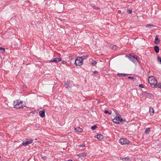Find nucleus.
<instances>
[{
  "label": "nucleus",
  "mask_w": 161,
  "mask_h": 161,
  "mask_svg": "<svg viewBox=\"0 0 161 161\" xmlns=\"http://www.w3.org/2000/svg\"><path fill=\"white\" fill-rule=\"evenodd\" d=\"M14 106L16 108H23L25 106V103L19 100H16L14 102Z\"/></svg>",
  "instance_id": "f257e3e1"
},
{
  "label": "nucleus",
  "mask_w": 161,
  "mask_h": 161,
  "mask_svg": "<svg viewBox=\"0 0 161 161\" xmlns=\"http://www.w3.org/2000/svg\"><path fill=\"white\" fill-rule=\"evenodd\" d=\"M148 81L150 84L151 86L152 87H157V81L153 76H152L149 77L148 78Z\"/></svg>",
  "instance_id": "f03ea898"
},
{
  "label": "nucleus",
  "mask_w": 161,
  "mask_h": 161,
  "mask_svg": "<svg viewBox=\"0 0 161 161\" xmlns=\"http://www.w3.org/2000/svg\"><path fill=\"white\" fill-rule=\"evenodd\" d=\"M83 64V61L81 57H79L77 58L75 60V64L77 66H80L82 65Z\"/></svg>",
  "instance_id": "7ed1b4c3"
},
{
  "label": "nucleus",
  "mask_w": 161,
  "mask_h": 161,
  "mask_svg": "<svg viewBox=\"0 0 161 161\" xmlns=\"http://www.w3.org/2000/svg\"><path fill=\"white\" fill-rule=\"evenodd\" d=\"M119 142L122 145L125 144H129L130 142L127 139L124 138H121L119 140Z\"/></svg>",
  "instance_id": "20e7f679"
},
{
  "label": "nucleus",
  "mask_w": 161,
  "mask_h": 161,
  "mask_svg": "<svg viewBox=\"0 0 161 161\" xmlns=\"http://www.w3.org/2000/svg\"><path fill=\"white\" fill-rule=\"evenodd\" d=\"M32 140L31 139H27L25 142H22V145L23 146H25L28 144L31 143L32 142Z\"/></svg>",
  "instance_id": "39448f33"
},
{
  "label": "nucleus",
  "mask_w": 161,
  "mask_h": 161,
  "mask_svg": "<svg viewBox=\"0 0 161 161\" xmlns=\"http://www.w3.org/2000/svg\"><path fill=\"white\" fill-rule=\"evenodd\" d=\"M62 60L61 58H54L53 60L49 61L50 62L57 63Z\"/></svg>",
  "instance_id": "423d86ee"
},
{
  "label": "nucleus",
  "mask_w": 161,
  "mask_h": 161,
  "mask_svg": "<svg viewBox=\"0 0 161 161\" xmlns=\"http://www.w3.org/2000/svg\"><path fill=\"white\" fill-rule=\"evenodd\" d=\"M115 118L117 119V120L121 122H125V120H123L121 117V115L119 114H117Z\"/></svg>",
  "instance_id": "0eeeda50"
},
{
  "label": "nucleus",
  "mask_w": 161,
  "mask_h": 161,
  "mask_svg": "<svg viewBox=\"0 0 161 161\" xmlns=\"http://www.w3.org/2000/svg\"><path fill=\"white\" fill-rule=\"evenodd\" d=\"M95 137L97 138L99 141H101L103 138V136L101 134L97 135L96 136H95Z\"/></svg>",
  "instance_id": "6e6552de"
},
{
  "label": "nucleus",
  "mask_w": 161,
  "mask_h": 161,
  "mask_svg": "<svg viewBox=\"0 0 161 161\" xmlns=\"http://www.w3.org/2000/svg\"><path fill=\"white\" fill-rule=\"evenodd\" d=\"M160 41L159 40L158 35H156L155 36V38L154 40V43L156 44H158L160 43Z\"/></svg>",
  "instance_id": "1a4fd4ad"
},
{
  "label": "nucleus",
  "mask_w": 161,
  "mask_h": 161,
  "mask_svg": "<svg viewBox=\"0 0 161 161\" xmlns=\"http://www.w3.org/2000/svg\"><path fill=\"white\" fill-rule=\"evenodd\" d=\"M70 84L68 80H67L65 81L64 86L66 88H68L70 87L69 86Z\"/></svg>",
  "instance_id": "9d476101"
},
{
  "label": "nucleus",
  "mask_w": 161,
  "mask_h": 161,
  "mask_svg": "<svg viewBox=\"0 0 161 161\" xmlns=\"http://www.w3.org/2000/svg\"><path fill=\"white\" fill-rule=\"evenodd\" d=\"M86 153H80L78 154H77V156H78L79 157H84V156H86Z\"/></svg>",
  "instance_id": "9b49d317"
},
{
  "label": "nucleus",
  "mask_w": 161,
  "mask_h": 161,
  "mask_svg": "<svg viewBox=\"0 0 161 161\" xmlns=\"http://www.w3.org/2000/svg\"><path fill=\"white\" fill-rule=\"evenodd\" d=\"M45 111H39V115L41 117H43L45 116Z\"/></svg>",
  "instance_id": "f8f14e48"
},
{
  "label": "nucleus",
  "mask_w": 161,
  "mask_h": 161,
  "mask_svg": "<svg viewBox=\"0 0 161 161\" xmlns=\"http://www.w3.org/2000/svg\"><path fill=\"white\" fill-rule=\"evenodd\" d=\"M75 130L77 131L81 132L82 131V129L79 127L75 128Z\"/></svg>",
  "instance_id": "ddd939ff"
},
{
  "label": "nucleus",
  "mask_w": 161,
  "mask_h": 161,
  "mask_svg": "<svg viewBox=\"0 0 161 161\" xmlns=\"http://www.w3.org/2000/svg\"><path fill=\"white\" fill-rule=\"evenodd\" d=\"M154 51L156 53H158L159 51V48L158 46H155L154 47Z\"/></svg>",
  "instance_id": "4468645a"
},
{
  "label": "nucleus",
  "mask_w": 161,
  "mask_h": 161,
  "mask_svg": "<svg viewBox=\"0 0 161 161\" xmlns=\"http://www.w3.org/2000/svg\"><path fill=\"white\" fill-rule=\"evenodd\" d=\"M5 51V48L0 47V53H3Z\"/></svg>",
  "instance_id": "2eb2a0df"
},
{
  "label": "nucleus",
  "mask_w": 161,
  "mask_h": 161,
  "mask_svg": "<svg viewBox=\"0 0 161 161\" xmlns=\"http://www.w3.org/2000/svg\"><path fill=\"white\" fill-rule=\"evenodd\" d=\"M113 121L114 123L116 124H119V122L117 120V119L116 118L114 119H113Z\"/></svg>",
  "instance_id": "dca6fc26"
},
{
  "label": "nucleus",
  "mask_w": 161,
  "mask_h": 161,
  "mask_svg": "<svg viewBox=\"0 0 161 161\" xmlns=\"http://www.w3.org/2000/svg\"><path fill=\"white\" fill-rule=\"evenodd\" d=\"M120 159H121L123 161H128L129 160V157H126L125 158H120Z\"/></svg>",
  "instance_id": "f3484780"
},
{
  "label": "nucleus",
  "mask_w": 161,
  "mask_h": 161,
  "mask_svg": "<svg viewBox=\"0 0 161 161\" xmlns=\"http://www.w3.org/2000/svg\"><path fill=\"white\" fill-rule=\"evenodd\" d=\"M133 57L134 59H135L137 62H139V57L136 55H133Z\"/></svg>",
  "instance_id": "a211bd4d"
},
{
  "label": "nucleus",
  "mask_w": 161,
  "mask_h": 161,
  "mask_svg": "<svg viewBox=\"0 0 161 161\" xmlns=\"http://www.w3.org/2000/svg\"><path fill=\"white\" fill-rule=\"evenodd\" d=\"M128 58L131 61L134 63H135V61L134 60V58H133V56L132 57L130 56H127Z\"/></svg>",
  "instance_id": "6ab92c4d"
},
{
  "label": "nucleus",
  "mask_w": 161,
  "mask_h": 161,
  "mask_svg": "<svg viewBox=\"0 0 161 161\" xmlns=\"http://www.w3.org/2000/svg\"><path fill=\"white\" fill-rule=\"evenodd\" d=\"M150 131V129L149 128H147L146 129L145 133L146 134H148Z\"/></svg>",
  "instance_id": "aec40b11"
},
{
  "label": "nucleus",
  "mask_w": 161,
  "mask_h": 161,
  "mask_svg": "<svg viewBox=\"0 0 161 161\" xmlns=\"http://www.w3.org/2000/svg\"><path fill=\"white\" fill-rule=\"evenodd\" d=\"M117 75L119 76H125L126 75H127V74H125L123 73H118L117 74Z\"/></svg>",
  "instance_id": "412c9836"
},
{
  "label": "nucleus",
  "mask_w": 161,
  "mask_h": 161,
  "mask_svg": "<svg viewBox=\"0 0 161 161\" xmlns=\"http://www.w3.org/2000/svg\"><path fill=\"white\" fill-rule=\"evenodd\" d=\"M81 57V58L82 59V60L83 61L84 60L88 58V56H82Z\"/></svg>",
  "instance_id": "4be33fe9"
},
{
  "label": "nucleus",
  "mask_w": 161,
  "mask_h": 161,
  "mask_svg": "<svg viewBox=\"0 0 161 161\" xmlns=\"http://www.w3.org/2000/svg\"><path fill=\"white\" fill-rule=\"evenodd\" d=\"M154 26L152 25H150V24H147L146 26V28H148L151 27H153Z\"/></svg>",
  "instance_id": "5701e85b"
},
{
  "label": "nucleus",
  "mask_w": 161,
  "mask_h": 161,
  "mask_svg": "<svg viewBox=\"0 0 161 161\" xmlns=\"http://www.w3.org/2000/svg\"><path fill=\"white\" fill-rule=\"evenodd\" d=\"M97 128V126L96 125H94L92 126L91 127V129L92 130H94L96 129Z\"/></svg>",
  "instance_id": "b1692460"
},
{
  "label": "nucleus",
  "mask_w": 161,
  "mask_h": 161,
  "mask_svg": "<svg viewBox=\"0 0 161 161\" xmlns=\"http://www.w3.org/2000/svg\"><path fill=\"white\" fill-rule=\"evenodd\" d=\"M157 60L158 62H160V63L161 64V58L159 56H158L157 57Z\"/></svg>",
  "instance_id": "393cba45"
},
{
  "label": "nucleus",
  "mask_w": 161,
  "mask_h": 161,
  "mask_svg": "<svg viewBox=\"0 0 161 161\" xmlns=\"http://www.w3.org/2000/svg\"><path fill=\"white\" fill-rule=\"evenodd\" d=\"M85 146V144L84 143H83L81 145H80L78 146L79 147H84Z\"/></svg>",
  "instance_id": "a878e982"
},
{
  "label": "nucleus",
  "mask_w": 161,
  "mask_h": 161,
  "mask_svg": "<svg viewBox=\"0 0 161 161\" xmlns=\"http://www.w3.org/2000/svg\"><path fill=\"white\" fill-rule=\"evenodd\" d=\"M117 48L118 47L116 45L112 47V49L114 50H116L117 49Z\"/></svg>",
  "instance_id": "bb28decb"
},
{
  "label": "nucleus",
  "mask_w": 161,
  "mask_h": 161,
  "mask_svg": "<svg viewBox=\"0 0 161 161\" xmlns=\"http://www.w3.org/2000/svg\"><path fill=\"white\" fill-rule=\"evenodd\" d=\"M97 64V62L95 61H93L91 63V64L92 65H95Z\"/></svg>",
  "instance_id": "cd10ccee"
},
{
  "label": "nucleus",
  "mask_w": 161,
  "mask_h": 161,
  "mask_svg": "<svg viewBox=\"0 0 161 161\" xmlns=\"http://www.w3.org/2000/svg\"><path fill=\"white\" fill-rule=\"evenodd\" d=\"M104 113L106 114L108 113L109 114H112L111 111H104Z\"/></svg>",
  "instance_id": "c85d7f7f"
},
{
  "label": "nucleus",
  "mask_w": 161,
  "mask_h": 161,
  "mask_svg": "<svg viewBox=\"0 0 161 161\" xmlns=\"http://www.w3.org/2000/svg\"><path fill=\"white\" fill-rule=\"evenodd\" d=\"M42 158L44 160H46L47 159V157L45 156H42Z\"/></svg>",
  "instance_id": "c756f323"
},
{
  "label": "nucleus",
  "mask_w": 161,
  "mask_h": 161,
  "mask_svg": "<svg viewBox=\"0 0 161 161\" xmlns=\"http://www.w3.org/2000/svg\"><path fill=\"white\" fill-rule=\"evenodd\" d=\"M154 111H150L149 113L150 115H153L154 113Z\"/></svg>",
  "instance_id": "7c9ffc66"
},
{
  "label": "nucleus",
  "mask_w": 161,
  "mask_h": 161,
  "mask_svg": "<svg viewBox=\"0 0 161 161\" xmlns=\"http://www.w3.org/2000/svg\"><path fill=\"white\" fill-rule=\"evenodd\" d=\"M127 11H128V12L129 14H131L132 13V10H130L127 9Z\"/></svg>",
  "instance_id": "2f4dec72"
},
{
  "label": "nucleus",
  "mask_w": 161,
  "mask_h": 161,
  "mask_svg": "<svg viewBox=\"0 0 161 161\" xmlns=\"http://www.w3.org/2000/svg\"><path fill=\"white\" fill-rule=\"evenodd\" d=\"M62 63L63 64H65L67 63V62L65 61H62Z\"/></svg>",
  "instance_id": "473e14b6"
},
{
  "label": "nucleus",
  "mask_w": 161,
  "mask_h": 161,
  "mask_svg": "<svg viewBox=\"0 0 161 161\" xmlns=\"http://www.w3.org/2000/svg\"><path fill=\"white\" fill-rule=\"evenodd\" d=\"M139 86H140V87H141V88H143L144 87L142 84H140L139 85Z\"/></svg>",
  "instance_id": "72a5a7b5"
},
{
  "label": "nucleus",
  "mask_w": 161,
  "mask_h": 161,
  "mask_svg": "<svg viewBox=\"0 0 161 161\" xmlns=\"http://www.w3.org/2000/svg\"><path fill=\"white\" fill-rule=\"evenodd\" d=\"M93 8L95 9H100L99 8H97L96 6H93Z\"/></svg>",
  "instance_id": "f704fd0d"
},
{
  "label": "nucleus",
  "mask_w": 161,
  "mask_h": 161,
  "mask_svg": "<svg viewBox=\"0 0 161 161\" xmlns=\"http://www.w3.org/2000/svg\"><path fill=\"white\" fill-rule=\"evenodd\" d=\"M92 73H93L95 74L97 73H98V72L97 71H93Z\"/></svg>",
  "instance_id": "c9c22d12"
},
{
  "label": "nucleus",
  "mask_w": 161,
  "mask_h": 161,
  "mask_svg": "<svg viewBox=\"0 0 161 161\" xmlns=\"http://www.w3.org/2000/svg\"><path fill=\"white\" fill-rule=\"evenodd\" d=\"M128 79H131L132 80H133L134 79V78L131 77H130V76H129L128 77Z\"/></svg>",
  "instance_id": "e433bc0d"
},
{
  "label": "nucleus",
  "mask_w": 161,
  "mask_h": 161,
  "mask_svg": "<svg viewBox=\"0 0 161 161\" xmlns=\"http://www.w3.org/2000/svg\"><path fill=\"white\" fill-rule=\"evenodd\" d=\"M151 110H153V109L152 108H151V107H150V108H149V111H151Z\"/></svg>",
  "instance_id": "4c0bfd02"
},
{
  "label": "nucleus",
  "mask_w": 161,
  "mask_h": 161,
  "mask_svg": "<svg viewBox=\"0 0 161 161\" xmlns=\"http://www.w3.org/2000/svg\"><path fill=\"white\" fill-rule=\"evenodd\" d=\"M158 88H161V85H158Z\"/></svg>",
  "instance_id": "58836bf2"
},
{
  "label": "nucleus",
  "mask_w": 161,
  "mask_h": 161,
  "mask_svg": "<svg viewBox=\"0 0 161 161\" xmlns=\"http://www.w3.org/2000/svg\"><path fill=\"white\" fill-rule=\"evenodd\" d=\"M68 161H72V160H68Z\"/></svg>",
  "instance_id": "ea45409f"
},
{
  "label": "nucleus",
  "mask_w": 161,
  "mask_h": 161,
  "mask_svg": "<svg viewBox=\"0 0 161 161\" xmlns=\"http://www.w3.org/2000/svg\"><path fill=\"white\" fill-rule=\"evenodd\" d=\"M41 111H44V109H43Z\"/></svg>",
  "instance_id": "a19ab883"
}]
</instances>
